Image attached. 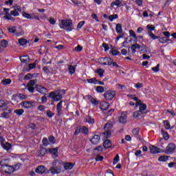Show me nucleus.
Instances as JSON below:
<instances>
[{"label": "nucleus", "mask_w": 176, "mask_h": 176, "mask_svg": "<svg viewBox=\"0 0 176 176\" xmlns=\"http://www.w3.org/2000/svg\"><path fill=\"white\" fill-rule=\"evenodd\" d=\"M20 60L23 64H28L30 63V58L28 56H21Z\"/></svg>", "instance_id": "nucleus-29"}, {"label": "nucleus", "mask_w": 176, "mask_h": 176, "mask_svg": "<svg viewBox=\"0 0 176 176\" xmlns=\"http://www.w3.org/2000/svg\"><path fill=\"white\" fill-rule=\"evenodd\" d=\"M112 61H113V59L109 57H104L100 58V65H112Z\"/></svg>", "instance_id": "nucleus-7"}, {"label": "nucleus", "mask_w": 176, "mask_h": 176, "mask_svg": "<svg viewBox=\"0 0 176 176\" xmlns=\"http://www.w3.org/2000/svg\"><path fill=\"white\" fill-rule=\"evenodd\" d=\"M82 126H78L76 128L74 135H79L82 133Z\"/></svg>", "instance_id": "nucleus-40"}, {"label": "nucleus", "mask_w": 176, "mask_h": 176, "mask_svg": "<svg viewBox=\"0 0 176 176\" xmlns=\"http://www.w3.org/2000/svg\"><path fill=\"white\" fill-rule=\"evenodd\" d=\"M85 23H86V21H80V22L78 23V25H77V28H76V30H80V28H82V27H83Z\"/></svg>", "instance_id": "nucleus-54"}, {"label": "nucleus", "mask_w": 176, "mask_h": 176, "mask_svg": "<svg viewBox=\"0 0 176 176\" xmlns=\"http://www.w3.org/2000/svg\"><path fill=\"white\" fill-rule=\"evenodd\" d=\"M88 100H89L90 102L94 104V107H96L100 104V101L96 100V98L91 97V95H87Z\"/></svg>", "instance_id": "nucleus-20"}, {"label": "nucleus", "mask_w": 176, "mask_h": 176, "mask_svg": "<svg viewBox=\"0 0 176 176\" xmlns=\"http://www.w3.org/2000/svg\"><path fill=\"white\" fill-rule=\"evenodd\" d=\"M36 102L34 101H28V100H23L20 103V105L22 108H25V109H30L31 108H34L35 107Z\"/></svg>", "instance_id": "nucleus-5"}, {"label": "nucleus", "mask_w": 176, "mask_h": 176, "mask_svg": "<svg viewBox=\"0 0 176 176\" xmlns=\"http://www.w3.org/2000/svg\"><path fill=\"white\" fill-rule=\"evenodd\" d=\"M163 124L166 130H170V129H171V125L170 124V122L168 120H164Z\"/></svg>", "instance_id": "nucleus-38"}, {"label": "nucleus", "mask_w": 176, "mask_h": 176, "mask_svg": "<svg viewBox=\"0 0 176 176\" xmlns=\"http://www.w3.org/2000/svg\"><path fill=\"white\" fill-rule=\"evenodd\" d=\"M64 102V100H60L57 104H56V112L58 116H63L64 115L63 110V103Z\"/></svg>", "instance_id": "nucleus-9"}, {"label": "nucleus", "mask_w": 176, "mask_h": 176, "mask_svg": "<svg viewBox=\"0 0 176 176\" xmlns=\"http://www.w3.org/2000/svg\"><path fill=\"white\" fill-rule=\"evenodd\" d=\"M96 74L100 76V78H102L104 76V74L105 72V70H102V69H98L96 70Z\"/></svg>", "instance_id": "nucleus-42"}, {"label": "nucleus", "mask_w": 176, "mask_h": 176, "mask_svg": "<svg viewBox=\"0 0 176 176\" xmlns=\"http://www.w3.org/2000/svg\"><path fill=\"white\" fill-rule=\"evenodd\" d=\"M36 67V63L29 64L28 71H31V69H34V68H35Z\"/></svg>", "instance_id": "nucleus-62"}, {"label": "nucleus", "mask_w": 176, "mask_h": 176, "mask_svg": "<svg viewBox=\"0 0 176 176\" xmlns=\"http://www.w3.org/2000/svg\"><path fill=\"white\" fill-rule=\"evenodd\" d=\"M35 171L37 174H43L45 173V166L43 165L38 166Z\"/></svg>", "instance_id": "nucleus-25"}, {"label": "nucleus", "mask_w": 176, "mask_h": 176, "mask_svg": "<svg viewBox=\"0 0 176 176\" xmlns=\"http://www.w3.org/2000/svg\"><path fill=\"white\" fill-rule=\"evenodd\" d=\"M24 35V30L21 27L19 28L18 30H16V33H15V36H23Z\"/></svg>", "instance_id": "nucleus-30"}, {"label": "nucleus", "mask_w": 176, "mask_h": 176, "mask_svg": "<svg viewBox=\"0 0 176 176\" xmlns=\"http://www.w3.org/2000/svg\"><path fill=\"white\" fill-rule=\"evenodd\" d=\"M14 112L18 116H21V115H23V113H24V109H16L14 111Z\"/></svg>", "instance_id": "nucleus-41"}, {"label": "nucleus", "mask_w": 176, "mask_h": 176, "mask_svg": "<svg viewBox=\"0 0 176 176\" xmlns=\"http://www.w3.org/2000/svg\"><path fill=\"white\" fill-rule=\"evenodd\" d=\"M69 69V74L71 75H74L75 74V71H76V65L74 66L72 65H69L68 67Z\"/></svg>", "instance_id": "nucleus-28"}, {"label": "nucleus", "mask_w": 176, "mask_h": 176, "mask_svg": "<svg viewBox=\"0 0 176 176\" xmlns=\"http://www.w3.org/2000/svg\"><path fill=\"white\" fill-rule=\"evenodd\" d=\"M102 46V47H104V52L109 50V45L107 43H103Z\"/></svg>", "instance_id": "nucleus-64"}, {"label": "nucleus", "mask_w": 176, "mask_h": 176, "mask_svg": "<svg viewBox=\"0 0 176 176\" xmlns=\"http://www.w3.org/2000/svg\"><path fill=\"white\" fill-rule=\"evenodd\" d=\"M1 83H2V85H4L5 86H6V85H10V83H12V80H10V78L3 79L1 80Z\"/></svg>", "instance_id": "nucleus-43"}, {"label": "nucleus", "mask_w": 176, "mask_h": 176, "mask_svg": "<svg viewBox=\"0 0 176 176\" xmlns=\"http://www.w3.org/2000/svg\"><path fill=\"white\" fill-rule=\"evenodd\" d=\"M119 160H120L119 155H116L113 160V165L115 166L116 164H118Z\"/></svg>", "instance_id": "nucleus-49"}, {"label": "nucleus", "mask_w": 176, "mask_h": 176, "mask_svg": "<svg viewBox=\"0 0 176 176\" xmlns=\"http://www.w3.org/2000/svg\"><path fill=\"white\" fill-rule=\"evenodd\" d=\"M96 91L97 93H104L105 91V89L103 87L98 86L96 87Z\"/></svg>", "instance_id": "nucleus-57"}, {"label": "nucleus", "mask_w": 176, "mask_h": 176, "mask_svg": "<svg viewBox=\"0 0 176 176\" xmlns=\"http://www.w3.org/2000/svg\"><path fill=\"white\" fill-rule=\"evenodd\" d=\"M132 134L138 141H144V138L140 135V128L137 127L132 130Z\"/></svg>", "instance_id": "nucleus-11"}, {"label": "nucleus", "mask_w": 176, "mask_h": 176, "mask_svg": "<svg viewBox=\"0 0 176 176\" xmlns=\"http://www.w3.org/2000/svg\"><path fill=\"white\" fill-rule=\"evenodd\" d=\"M111 54L112 56H120V52L118 50H111Z\"/></svg>", "instance_id": "nucleus-63"}, {"label": "nucleus", "mask_w": 176, "mask_h": 176, "mask_svg": "<svg viewBox=\"0 0 176 176\" xmlns=\"http://www.w3.org/2000/svg\"><path fill=\"white\" fill-rule=\"evenodd\" d=\"M61 166H63V164H60L59 165V167L55 166V167H51L50 168V171L52 174H60L61 173Z\"/></svg>", "instance_id": "nucleus-14"}, {"label": "nucleus", "mask_w": 176, "mask_h": 176, "mask_svg": "<svg viewBox=\"0 0 176 176\" xmlns=\"http://www.w3.org/2000/svg\"><path fill=\"white\" fill-rule=\"evenodd\" d=\"M36 90L41 94H46L47 93V88L39 85H36Z\"/></svg>", "instance_id": "nucleus-13"}, {"label": "nucleus", "mask_w": 176, "mask_h": 176, "mask_svg": "<svg viewBox=\"0 0 176 176\" xmlns=\"http://www.w3.org/2000/svg\"><path fill=\"white\" fill-rule=\"evenodd\" d=\"M101 137L99 135H94L92 138L90 139V142L94 145H97L100 142Z\"/></svg>", "instance_id": "nucleus-15"}, {"label": "nucleus", "mask_w": 176, "mask_h": 176, "mask_svg": "<svg viewBox=\"0 0 176 176\" xmlns=\"http://www.w3.org/2000/svg\"><path fill=\"white\" fill-rule=\"evenodd\" d=\"M74 166H75V164L71 163V162H67L64 164V168L65 170H72L74 168Z\"/></svg>", "instance_id": "nucleus-26"}, {"label": "nucleus", "mask_w": 176, "mask_h": 176, "mask_svg": "<svg viewBox=\"0 0 176 176\" xmlns=\"http://www.w3.org/2000/svg\"><path fill=\"white\" fill-rule=\"evenodd\" d=\"M113 126V122H108L104 124V129H111Z\"/></svg>", "instance_id": "nucleus-58"}, {"label": "nucleus", "mask_w": 176, "mask_h": 176, "mask_svg": "<svg viewBox=\"0 0 176 176\" xmlns=\"http://www.w3.org/2000/svg\"><path fill=\"white\" fill-rule=\"evenodd\" d=\"M18 97H19V100H27V98H28V96H27L26 95H24L23 94H19L18 95Z\"/></svg>", "instance_id": "nucleus-59"}, {"label": "nucleus", "mask_w": 176, "mask_h": 176, "mask_svg": "<svg viewBox=\"0 0 176 176\" xmlns=\"http://www.w3.org/2000/svg\"><path fill=\"white\" fill-rule=\"evenodd\" d=\"M11 16H14V17H17L18 16H20V13L17 12L16 10H11L10 14Z\"/></svg>", "instance_id": "nucleus-50"}, {"label": "nucleus", "mask_w": 176, "mask_h": 176, "mask_svg": "<svg viewBox=\"0 0 176 176\" xmlns=\"http://www.w3.org/2000/svg\"><path fill=\"white\" fill-rule=\"evenodd\" d=\"M111 6H117V8H120V6H122V1L120 0H116L114 1L111 2Z\"/></svg>", "instance_id": "nucleus-32"}, {"label": "nucleus", "mask_w": 176, "mask_h": 176, "mask_svg": "<svg viewBox=\"0 0 176 176\" xmlns=\"http://www.w3.org/2000/svg\"><path fill=\"white\" fill-rule=\"evenodd\" d=\"M167 160H168V156L167 155H162L158 158V162H167Z\"/></svg>", "instance_id": "nucleus-44"}, {"label": "nucleus", "mask_w": 176, "mask_h": 176, "mask_svg": "<svg viewBox=\"0 0 176 176\" xmlns=\"http://www.w3.org/2000/svg\"><path fill=\"white\" fill-rule=\"evenodd\" d=\"M129 35H131V36H133L134 38V41L135 43L138 42V37L137 36V34H135V32H133V30H129Z\"/></svg>", "instance_id": "nucleus-36"}, {"label": "nucleus", "mask_w": 176, "mask_h": 176, "mask_svg": "<svg viewBox=\"0 0 176 176\" xmlns=\"http://www.w3.org/2000/svg\"><path fill=\"white\" fill-rule=\"evenodd\" d=\"M8 45H9V42L5 39L1 41L0 44V52H3V49H6L8 47Z\"/></svg>", "instance_id": "nucleus-18"}, {"label": "nucleus", "mask_w": 176, "mask_h": 176, "mask_svg": "<svg viewBox=\"0 0 176 176\" xmlns=\"http://www.w3.org/2000/svg\"><path fill=\"white\" fill-rule=\"evenodd\" d=\"M47 153H48L47 148H41L38 151V157H43V156L46 155Z\"/></svg>", "instance_id": "nucleus-24"}, {"label": "nucleus", "mask_w": 176, "mask_h": 176, "mask_svg": "<svg viewBox=\"0 0 176 176\" xmlns=\"http://www.w3.org/2000/svg\"><path fill=\"white\" fill-rule=\"evenodd\" d=\"M81 133L82 134H88L89 133V129H87V127L82 126L81 127Z\"/></svg>", "instance_id": "nucleus-52"}, {"label": "nucleus", "mask_w": 176, "mask_h": 176, "mask_svg": "<svg viewBox=\"0 0 176 176\" xmlns=\"http://www.w3.org/2000/svg\"><path fill=\"white\" fill-rule=\"evenodd\" d=\"M160 149L155 146L151 145L150 146V153L153 155H156V153H160Z\"/></svg>", "instance_id": "nucleus-22"}, {"label": "nucleus", "mask_w": 176, "mask_h": 176, "mask_svg": "<svg viewBox=\"0 0 176 176\" xmlns=\"http://www.w3.org/2000/svg\"><path fill=\"white\" fill-rule=\"evenodd\" d=\"M38 111H40V112H43V111H45V109H46V106L44 105H39L37 107Z\"/></svg>", "instance_id": "nucleus-61"}, {"label": "nucleus", "mask_w": 176, "mask_h": 176, "mask_svg": "<svg viewBox=\"0 0 176 176\" xmlns=\"http://www.w3.org/2000/svg\"><path fill=\"white\" fill-rule=\"evenodd\" d=\"M162 135L163 136V138L165 139L166 141L170 139V135H168V133L167 131H165L164 130H161Z\"/></svg>", "instance_id": "nucleus-31"}, {"label": "nucleus", "mask_w": 176, "mask_h": 176, "mask_svg": "<svg viewBox=\"0 0 176 176\" xmlns=\"http://www.w3.org/2000/svg\"><path fill=\"white\" fill-rule=\"evenodd\" d=\"M49 153L51 155H54L55 157H58V147L54 148L48 149Z\"/></svg>", "instance_id": "nucleus-19"}, {"label": "nucleus", "mask_w": 176, "mask_h": 176, "mask_svg": "<svg viewBox=\"0 0 176 176\" xmlns=\"http://www.w3.org/2000/svg\"><path fill=\"white\" fill-rule=\"evenodd\" d=\"M84 122L85 123H89V124H94V123H96L94 118H91V116H90L89 115L85 116L84 118Z\"/></svg>", "instance_id": "nucleus-17"}, {"label": "nucleus", "mask_w": 176, "mask_h": 176, "mask_svg": "<svg viewBox=\"0 0 176 176\" xmlns=\"http://www.w3.org/2000/svg\"><path fill=\"white\" fill-rule=\"evenodd\" d=\"M22 16L23 17H25V19H28L29 20H31V19H32V15H31V14L27 13L25 12H23L22 13Z\"/></svg>", "instance_id": "nucleus-45"}, {"label": "nucleus", "mask_w": 176, "mask_h": 176, "mask_svg": "<svg viewBox=\"0 0 176 176\" xmlns=\"http://www.w3.org/2000/svg\"><path fill=\"white\" fill-rule=\"evenodd\" d=\"M175 149H176L175 144L170 143L168 144V146L166 148L165 153H166V155H170V153H173L174 151H175Z\"/></svg>", "instance_id": "nucleus-8"}, {"label": "nucleus", "mask_w": 176, "mask_h": 176, "mask_svg": "<svg viewBox=\"0 0 176 176\" xmlns=\"http://www.w3.org/2000/svg\"><path fill=\"white\" fill-rule=\"evenodd\" d=\"M8 32L10 34H13L14 35H16L17 34V30H16V27H12L8 28Z\"/></svg>", "instance_id": "nucleus-46"}, {"label": "nucleus", "mask_w": 176, "mask_h": 176, "mask_svg": "<svg viewBox=\"0 0 176 176\" xmlns=\"http://www.w3.org/2000/svg\"><path fill=\"white\" fill-rule=\"evenodd\" d=\"M9 165V160L8 159H3L0 162L1 168H4L6 166Z\"/></svg>", "instance_id": "nucleus-27"}, {"label": "nucleus", "mask_w": 176, "mask_h": 176, "mask_svg": "<svg viewBox=\"0 0 176 176\" xmlns=\"http://www.w3.org/2000/svg\"><path fill=\"white\" fill-rule=\"evenodd\" d=\"M60 28V30H65L67 32H71V31L74 30V23H72V20H62Z\"/></svg>", "instance_id": "nucleus-3"}, {"label": "nucleus", "mask_w": 176, "mask_h": 176, "mask_svg": "<svg viewBox=\"0 0 176 176\" xmlns=\"http://www.w3.org/2000/svg\"><path fill=\"white\" fill-rule=\"evenodd\" d=\"M158 39H159L158 42L160 43H162V44L167 43V37H161V38L160 37Z\"/></svg>", "instance_id": "nucleus-48"}, {"label": "nucleus", "mask_w": 176, "mask_h": 176, "mask_svg": "<svg viewBox=\"0 0 176 176\" xmlns=\"http://www.w3.org/2000/svg\"><path fill=\"white\" fill-rule=\"evenodd\" d=\"M1 146L6 151H10V149H12V144H10V143L8 142H6V144H3Z\"/></svg>", "instance_id": "nucleus-33"}, {"label": "nucleus", "mask_w": 176, "mask_h": 176, "mask_svg": "<svg viewBox=\"0 0 176 176\" xmlns=\"http://www.w3.org/2000/svg\"><path fill=\"white\" fill-rule=\"evenodd\" d=\"M118 122H120L121 124H126V123H127V115L124 114L123 112H122L121 116L118 119Z\"/></svg>", "instance_id": "nucleus-16"}, {"label": "nucleus", "mask_w": 176, "mask_h": 176, "mask_svg": "<svg viewBox=\"0 0 176 176\" xmlns=\"http://www.w3.org/2000/svg\"><path fill=\"white\" fill-rule=\"evenodd\" d=\"M42 144H43V146H49V140H47V138H43Z\"/></svg>", "instance_id": "nucleus-47"}, {"label": "nucleus", "mask_w": 176, "mask_h": 176, "mask_svg": "<svg viewBox=\"0 0 176 176\" xmlns=\"http://www.w3.org/2000/svg\"><path fill=\"white\" fill-rule=\"evenodd\" d=\"M3 112L1 113V118L3 119H9V115L12 113V109L7 107L3 109Z\"/></svg>", "instance_id": "nucleus-6"}, {"label": "nucleus", "mask_w": 176, "mask_h": 176, "mask_svg": "<svg viewBox=\"0 0 176 176\" xmlns=\"http://www.w3.org/2000/svg\"><path fill=\"white\" fill-rule=\"evenodd\" d=\"M87 82H88V83H91V84H93L94 85H97V79L96 78H90V79H87Z\"/></svg>", "instance_id": "nucleus-51"}, {"label": "nucleus", "mask_w": 176, "mask_h": 176, "mask_svg": "<svg viewBox=\"0 0 176 176\" xmlns=\"http://www.w3.org/2000/svg\"><path fill=\"white\" fill-rule=\"evenodd\" d=\"M136 107H139V111H136L133 113V118L135 119H138L142 116V115H146L148 111H146V104L142 103L141 100H138L136 103Z\"/></svg>", "instance_id": "nucleus-1"}, {"label": "nucleus", "mask_w": 176, "mask_h": 176, "mask_svg": "<svg viewBox=\"0 0 176 176\" xmlns=\"http://www.w3.org/2000/svg\"><path fill=\"white\" fill-rule=\"evenodd\" d=\"M65 94V90L64 89H57L53 91H51L48 96L49 98H52L54 101H61L63 99V96Z\"/></svg>", "instance_id": "nucleus-2"}, {"label": "nucleus", "mask_w": 176, "mask_h": 176, "mask_svg": "<svg viewBox=\"0 0 176 176\" xmlns=\"http://www.w3.org/2000/svg\"><path fill=\"white\" fill-rule=\"evenodd\" d=\"M48 141H49V142H50V144H56V138L53 135H50L48 138Z\"/></svg>", "instance_id": "nucleus-55"}, {"label": "nucleus", "mask_w": 176, "mask_h": 176, "mask_svg": "<svg viewBox=\"0 0 176 176\" xmlns=\"http://www.w3.org/2000/svg\"><path fill=\"white\" fill-rule=\"evenodd\" d=\"M101 111H108L109 109V103L107 102H102L100 105Z\"/></svg>", "instance_id": "nucleus-21"}, {"label": "nucleus", "mask_w": 176, "mask_h": 176, "mask_svg": "<svg viewBox=\"0 0 176 176\" xmlns=\"http://www.w3.org/2000/svg\"><path fill=\"white\" fill-rule=\"evenodd\" d=\"M104 98L107 101H111V100H113V98L115 97V92L112 91H107L104 94Z\"/></svg>", "instance_id": "nucleus-10"}, {"label": "nucleus", "mask_w": 176, "mask_h": 176, "mask_svg": "<svg viewBox=\"0 0 176 176\" xmlns=\"http://www.w3.org/2000/svg\"><path fill=\"white\" fill-rule=\"evenodd\" d=\"M147 30H148V32H147V35L153 39V41H156V39H159L160 36L155 35L152 31H155V28L153 25L148 24L146 25Z\"/></svg>", "instance_id": "nucleus-4"}, {"label": "nucleus", "mask_w": 176, "mask_h": 176, "mask_svg": "<svg viewBox=\"0 0 176 176\" xmlns=\"http://www.w3.org/2000/svg\"><path fill=\"white\" fill-rule=\"evenodd\" d=\"M116 31L117 34H122L123 32V29H122V24L118 23L116 26Z\"/></svg>", "instance_id": "nucleus-35"}, {"label": "nucleus", "mask_w": 176, "mask_h": 176, "mask_svg": "<svg viewBox=\"0 0 176 176\" xmlns=\"http://www.w3.org/2000/svg\"><path fill=\"white\" fill-rule=\"evenodd\" d=\"M1 171L5 174H13V166L6 165L3 168H1Z\"/></svg>", "instance_id": "nucleus-12"}, {"label": "nucleus", "mask_w": 176, "mask_h": 176, "mask_svg": "<svg viewBox=\"0 0 176 176\" xmlns=\"http://www.w3.org/2000/svg\"><path fill=\"white\" fill-rule=\"evenodd\" d=\"M118 19H119V15H118L117 14H114L109 16V21H111V22Z\"/></svg>", "instance_id": "nucleus-39"}, {"label": "nucleus", "mask_w": 176, "mask_h": 176, "mask_svg": "<svg viewBox=\"0 0 176 176\" xmlns=\"http://www.w3.org/2000/svg\"><path fill=\"white\" fill-rule=\"evenodd\" d=\"M103 146L104 149H109L112 146V142L109 139L106 140L103 142Z\"/></svg>", "instance_id": "nucleus-23"}, {"label": "nucleus", "mask_w": 176, "mask_h": 176, "mask_svg": "<svg viewBox=\"0 0 176 176\" xmlns=\"http://www.w3.org/2000/svg\"><path fill=\"white\" fill-rule=\"evenodd\" d=\"M18 42H19V45H21V46H25V45H27V43H28V41L25 38H19L18 40Z\"/></svg>", "instance_id": "nucleus-37"}, {"label": "nucleus", "mask_w": 176, "mask_h": 176, "mask_svg": "<svg viewBox=\"0 0 176 176\" xmlns=\"http://www.w3.org/2000/svg\"><path fill=\"white\" fill-rule=\"evenodd\" d=\"M104 135H105L106 138H109L112 135V132L111 130H107L104 132Z\"/></svg>", "instance_id": "nucleus-56"}, {"label": "nucleus", "mask_w": 176, "mask_h": 176, "mask_svg": "<svg viewBox=\"0 0 176 176\" xmlns=\"http://www.w3.org/2000/svg\"><path fill=\"white\" fill-rule=\"evenodd\" d=\"M151 70L154 72H159V71H160V64L158 63L155 67H152Z\"/></svg>", "instance_id": "nucleus-53"}, {"label": "nucleus", "mask_w": 176, "mask_h": 176, "mask_svg": "<svg viewBox=\"0 0 176 176\" xmlns=\"http://www.w3.org/2000/svg\"><path fill=\"white\" fill-rule=\"evenodd\" d=\"M102 146H98L94 148V151H97L98 153H101L102 152Z\"/></svg>", "instance_id": "nucleus-60"}, {"label": "nucleus", "mask_w": 176, "mask_h": 176, "mask_svg": "<svg viewBox=\"0 0 176 176\" xmlns=\"http://www.w3.org/2000/svg\"><path fill=\"white\" fill-rule=\"evenodd\" d=\"M21 167V164L20 162L15 164L14 166H12L13 173H14V171H19Z\"/></svg>", "instance_id": "nucleus-34"}]
</instances>
